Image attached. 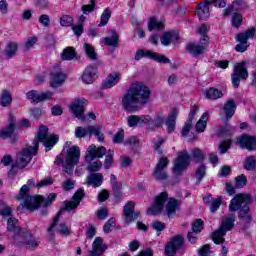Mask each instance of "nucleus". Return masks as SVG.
<instances>
[{
    "instance_id": "obj_38",
    "label": "nucleus",
    "mask_w": 256,
    "mask_h": 256,
    "mask_svg": "<svg viewBox=\"0 0 256 256\" xmlns=\"http://www.w3.org/2000/svg\"><path fill=\"white\" fill-rule=\"evenodd\" d=\"M206 203L210 206L211 213H215L219 207H221V204L223 203V198L218 197L215 199H211V196L206 198Z\"/></svg>"
},
{
    "instance_id": "obj_15",
    "label": "nucleus",
    "mask_w": 256,
    "mask_h": 256,
    "mask_svg": "<svg viewBox=\"0 0 256 256\" xmlns=\"http://www.w3.org/2000/svg\"><path fill=\"white\" fill-rule=\"evenodd\" d=\"M85 107H87V101L85 98L76 99L70 106V111L75 115L77 119L85 123L87 117H85Z\"/></svg>"
},
{
    "instance_id": "obj_13",
    "label": "nucleus",
    "mask_w": 256,
    "mask_h": 256,
    "mask_svg": "<svg viewBox=\"0 0 256 256\" xmlns=\"http://www.w3.org/2000/svg\"><path fill=\"white\" fill-rule=\"evenodd\" d=\"M167 167H169V159L165 156H162L158 160L153 170V173H152L153 179H155L156 181H165V179L169 177V175H167V172L165 171Z\"/></svg>"
},
{
    "instance_id": "obj_1",
    "label": "nucleus",
    "mask_w": 256,
    "mask_h": 256,
    "mask_svg": "<svg viewBox=\"0 0 256 256\" xmlns=\"http://www.w3.org/2000/svg\"><path fill=\"white\" fill-rule=\"evenodd\" d=\"M39 141L40 143H43L46 151H51V149H53V147L59 143V136L57 134H49V128L45 125H41L37 133V139H35L33 142V146H28L18 153L16 164L12 165L9 175L13 173V169H15V167H20V169H23L27 167L29 163H31V159L37 155Z\"/></svg>"
},
{
    "instance_id": "obj_34",
    "label": "nucleus",
    "mask_w": 256,
    "mask_h": 256,
    "mask_svg": "<svg viewBox=\"0 0 256 256\" xmlns=\"http://www.w3.org/2000/svg\"><path fill=\"white\" fill-rule=\"evenodd\" d=\"M243 9V1L235 0L231 6H228L223 13V17H229L231 13H237V11H241Z\"/></svg>"
},
{
    "instance_id": "obj_27",
    "label": "nucleus",
    "mask_w": 256,
    "mask_h": 256,
    "mask_svg": "<svg viewBox=\"0 0 256 256\" xmlns=\"http://www.w3.org/2000/svg\"><path fill=\"white\" fill-rule=\"evenodd\" d=\"M95 75H97V67L93 65H89L84 70V73L82 75V80L87 85H91L95 81Z\"/></svg>"
},
{
    "instance_id": "obj_35",
    "label": "nucleus",
    "mask_w": 256,
    "mask_h": 256,
    "mask_svg": "<svg viewBox=\"0 0 256 256\" xmlns=\"http://www.w3.org/2000/svg\"><path fill=\"white\" fill-rule=\"evenodd\" d=\"M235 109H237V106L235 105V101L233 99H229L228 101H226L223 107L226 119H231V117L235 115Z\"/></svg>"
},
{
    "instance_id": "obj_55",
    "label": "nucleus",
    "mask_w": 256,
    "mask_h": 256,
    "mask_svg": "<svg viewBox=\"0 0 256 256\" xmlns=\"http://www.w3.org/2000/svg\"><path fill=\"white\" fill-rule=\"evenodd\" d=\"M38 23H40V25H42V27H49L51 25V17L47 14H41L38 17Z\"/></svg>"
},
{
    "instance_id": "obj_32",
    "label": "nucleus",
    "mask_w": 256,
    "mask_h": 256,
    "mask_svg": "<svg viewBox=\"0 0 256 256\" xmlns=\"http://www.w3.org/2000/svg\"><path fill=\"white\" fill-rule=\"evenodd\" d=\"M177 115H179V110L177 108H173L170 115L168 116V119L166 120L168 133H173V131H175Z\"/></svg>"
},
{
    "instance_id": "obj_28",
    "label": "nucleus",
    "mask_w": 256,
    "mask_h": 256,
    "mask_svg": "<svg viewBox=\"0 0 256 256\" xmlns=\"http://www.w3.org/2000/svg\"><path fill=\"white\" fill-rule=\"evenodd\" d=\"M7 231L12 233L11 237H13V235H23L25 232L21 230V227H19V220L13 217L8 218Z\"/></svg>"
},
{
    "instance_id": "obj_33",
    "label": "nucleus",
    "mask_w": 256,
    "mask_h": 256,
    "mask_svg": "<svg viewBox=\"0 0 256 256\" xmlns=\"http://www.w3.org/2000/svg\"><path fill=\"white\" fill-rule=\"evenodd\" d=\"M162 45L168 47L170 43L173 41H179V34L175 32H164L162 37L160 38Z\"/></svg>"
},
{
    "instance_id": "obj_4",
    "label": "nucleus",
    "mask_w": 256,
    "mask_h": 256,
    "mask_svg": "<svg viewBox=\"0 0 256 256\" xmlns=\"http://www.w3.org/2000/svg\"><path fill=\"white\" fill-rule=\"evenodd\" d=\"M18 201H22L21 205L28 211H36L39 209L41 205L44 207H49L55 199H57V194L50 193L45 199L43 196H30L29 195V187L27 185H23L20 189L19 195L16 196Z\"/></svg>"
},
{
    "instance_id": "obj_48",
    "label": "nucleus",
    "mask_w": 256,
    "mask_h": 256,
    "mask_svg": "<svg viewBox=\"0 0 256 256\" xmlns=\"http://www.w3.org/2000/svg\"><path fill=\"white\" fill-rule=\"evenodd\" d=\"M111 9L106 8L101 17H100V23L98 24V27H105L107 23H109V20L111 19Z\"/></svg>"
},
{
    "instance_id": "obj_22",
    "label": "nucleus",
    "mask_w": 256,
    "mask_h": 256,
    "mask_svg": "<svg viewBox=\"0 0 256 256\" xmlns=\"http://www.w3.org/2000/svg\"><path fill=\"white\" fill-rule=\"evenodd\" d=\"M184 238L181 235L174 236L165 248V254L167 256H174L178 249L183 246Z\"/></svg>"
},
{
    "instance_id": "obj_60",
    "label": "nucleus",
    "mask_w": 256,
    "mask_h": 256,
    "mask_svg": "<svg viewBox=\"0 0 256 256\" xmlns=\"http://www.w3.org/2000/svg\"><path fill=\"white\" fill-rule=\"evenodd\" d=\"M91 135H95L98 141L105 140V136L101 133V128H99L98 126H92Z\"/></svg>"
},
{
    "instance_id": "obj_54",
    "label": "nucleus",
    "mask_w": 256,
    "mask_h": 256,
    "mask_svg": "<svg viewBox=\"0 0 256 256\" xmlns=\"http://www.w3.org/2000/svg\"><path fill=\"white\" fill-rule=\"evenodd\" d=\"M110 183L112 185L113 191H121V189H123V184L117 181V177L114 174L110 175Z\"/></svg>"
},
{
    "instance_id": "obj_40",
    "label": "nucleus",
    "mask_w": 256,
    "mask_h": 256,
    "mask_svg": "<svg viewBox=\"0 0 256 256\" xmlns=\"http://www.w3.org/2000/svg\"><path fill=\"white\" fill-rule=\"evenodd\" d=\"M77 57V52H75V48L66 47L61 53V59L63 61H73Z\"/></svg>"
},
{
    "instance_id": "obj_51",
    "label": "nucleus",
    "mask_w": 256,
    "mask_h": 256,
    "mask_svg": "<svg viewBox=\"0 0 256 256\" xmlns=\"http://www.w3.org/2000/svg\"><path fill=\"white\" fill-rule=\"evenodd\" d=\"M247 185V176L241 174L235 178V189H243Z\"/></svg>"
},
{
    "instance_id": "obj_24",
    "label": "nucleus",
    "mask_w": 256,
    "mask_h": 256,
    "mask_svg": "<svg viewBox=\"0 0 256 256\" xmlns=\"http://www.w3.org/2000/svg\"><path fill=\"white\" fill-rule=\"evenodd\" d=\"M107 251V244L103 242V238L96 237L92 243V250L88 252V256H101Z\"/></svg>"
},
{
    "instance_id": "obj_52",
    "label": "nucleus",
    "mask_w": 256,
    "mask_h": 256,
    "mask_svg": "<svg viewBox=\"0 0 256 256\" xmlns=\"http://www.w3.org/2000/svg\"><path fill=\"white\" fill-rule=\"evenodd\" d=\"M243 23V15L240 13L234 12L232 15V26L236 29L238 27H241V24Z\"/></svg>"
},
{
    "instance_id": "obj_49",
    "label": "nucleus",
    "mask_w": 256,
    "mask_h": 256,
    "mask_svg": "<svg viewBox=\"0 0 256 256\" xmlns=\"http://www.w3.org/2000/svg\"><path fill=\"white\" fill-rule=\"evenodd\" d=\"M56 233L62 235V237H69V235H71V228L65 223H60L56 228Z\"/></svg>"
},
{
    "instance_id": "obj_46",
    "label": "nucleus",
    "mask_w": 256,
    "mask_h": 256,
    "mask_svg": "<svg viewBox=\"0 0 256 256\" xmlns=\"http://www.w3.org/2000/svg\"><path fill=\"white\" fill-rule=\"evenodd\" d=\"M191 157L196 163H203L205 160V154H203V151L199 148H194L191 151Z\"/></svg>"
},
{
    "instance_id": "obj_63",
    "label": "nucleus",
    "mask_w": 256,
    "mask_h": 256,
    "mask_svg": "<svg viewBox=\"0 0 256 256\" xmlns=\"http://www.w3.org/2000/svg\"><path fill=\"white\" fill-rule=\"evenodd\" d=\"M62 187L64 191H71V189H75V181L72 179H67L62 183Z\"/></svg>"
},
{
    "instance_id": "obj_36",
    "label": "nucleus",
    "mask_w": 256,
    "mask_h": 256,
    "mask_svg": "<svg viewBox=\"0 0 256 256\" xmlns=\"http://www.w3.org/2000/svg\"><path fill=\"white\" fill-rule=\"evenodd\" d=\"M103 41L108 47L117 49V47H119V34H117L115 30H112V35L105 37Z\"/></svg>"
},
{
    "instance_id": "obj_12",
    "label": "nucleus",
    "mask_w": 256,
    "mask_h": 256,
    "mask_svg": "<svg viewBox=\"0 0 256 256\" xmlns=\"http://www.w3.org/2000/svg\"><path fill=\"white\" fill-rule=\"evenodd\" d=\"M255 37V28H250L245 32L236 35L235 39L239 44L236 45L235 49L238 53H245L249 49V39Z\"/></svg>"
},
{
    "instance_id": "obj_45",
    "label": "nucleus",
    "mask_w": 256,
    "mask_h": 256,
    "mask_svg": "<svg viewBox=\"0 0 256 256\" xmlns=\"http://www.w3.org/2000/svg\"><path fill=\"white\" fill-rule=\"evenodd\" d=\"M165 27V24L162 21H159L155 18H151L149 23H148V29L150 31H161Z\"/></svg>"
},
{
    "instance_id": "obj_62",
    "label": "nucleus",
    "mask_w": 256,
    "mask_h": 256,
    "mask_svg": "<svg viewBox=\"0 0 256 256\" xmlns=\"http://www.w3.org/2000/svg\"><path fill=\"white\" fill-rule=\"evenodd\" d=\"M123 139H125V131L123 129H120L113 138L114 143H123Z\"/></svg>"
},
{
    "instance_id": "obj_44",
    "label": "nucleus",
    "mask_w": 256,
    "mask_h": 256,
    "mask_svg": "<svg viewBox=\"0 0 256 256\" xmlns=\"http://www.w3.org/2000/svg\"><path fill=\"white\" fill-rule=\"evenodd\" d=\"M207 175V166L205 164H201L199 167L196 168L194 177L197 180V183H201L203 181V178Z\"/></svg>"
},
{
    "instance_id": "obj_39",
    "label": "nucleus",
    "mask_w": 256,
    "mask_h": 256,
    "mask_svg": "<svg viewBox=\"0 0 256 256\" xmlns=\"http://www.w3.org/2000/svg\"><path fill=\"white\" fill-rule=\"evenodd\" d=\"M207 121H209V112H205L202 114L199 121L196 123V131L197 133H203L207 127Z\"/></svg>"
},
{
    "instance_id": "obj_14",
    "label": "nucleus",
    "mask_w": 256,
    "mask_h": 256,
    "mask_svg": "<svg viewBox=\"0 0 256 256\" xmlns=\"http://www.w3.org/2000/svg\"><path fill=\"white\" fill-rule=\"evenodd\" d=\"M209 47V36H204L200 38V42L196 43H189L186 46L188 52L193 55V57H198V55H203L205 51Z\"/></svg>"
},
{
    "instance_id": "obj_56",
    "label": "nucleus",
    "mask_w": 256,
    "mask_h": 256,
    "mask_svg": "<svg viewBox=\"0 0 256 256\" xmlns=\"http://www.w3.org/2000/svg\"><path fill=\"white\" fill-rule=\"evenodd\" d=\"M203 220L201 219H196L194 221V223H192V231H194V233L199 234L201 233V231H203Z\"/></svg>"
},
{
    "instance_id": "obj_64",
    "label": "nucleus",
    "mask_w": 256,
    "mask_h": 256,
    "mask_svg": "<svg viewBox=\"0 0 256 256\" xmlns=\"http://www.w3.org/2000/svg\"><path fill=\"white\" fill-rule=\"evenodd\" d=\"M115 226V218H110L105 224H104V233H111V228Z\"/></svg>"
},
{
    "instance_id": "obj_2",
    "label": "nucleus",
    "mask_w": 256,
    "mask_h": 256,
    "mask_svg": "<svg viewBox=\"0 0 256 256\" xmlns=\"http://www.w3.org/2000/svg\"><path fill=\"white\" fill-rule=\"evenodd\" d=\"M149 99H151L149 87L143 82H134L122 97V109L126 113H136L149 103Z\"/></svg>"
},
{
    "instance_id": "obj_50",
    "label": "nucleus",
    "mask_w": 256,
    "mask_h": 256,
    "mask_svg": "<svg viewBox=\"0 0 256 256\" xmlns=\"http://www.w3.org/2000/svg\"><path fill=\"white\" fill-rule=\"evenodd\" d=\"M84 51L87 55V57H89L92 61H95V59H97V53L95 52V48H93V46L91 44H84Z\"/></svg>"
},
{
    "instance_id": "obj_29",
    "label": "nucleus",
    "mask_w": 256,
    "mask_h": 256,
    "mask_svg": "<svg viewBox=\"0 0 256 256\" xmlns=\"http://www.w3.org/2000/svg\"><path fill=\"white\" fill-rule=\"evenodd\" d=\"M8 126L0 130L1 139H8L15 131V116L10 115L8 119Z\"/></svg>"
},
{
    "instance_id": "obj_47",
    "label": "nucleus",
    "mask_w": 256,
    "mask_h": 256,
    "mask_svg": "<svg viewBox=\"0 0 256 256\" xmlns=\"http://www.w3.org/2000/svg\"><path fill=\"white\" fill-rule=\"evenodd\" d=\"M256 168V159L255 156H248L244 160V169L246 171H255Z\"/></svg>"
},
{
    "instance_id": "obj_41",
    "label": "nucleus",
    "mask_w": 256,
    "mask_h": 256,
    "mask_svg": "<svg viewBox=\"0 0 256 256\" xmlns=\"http://www.w3.org/2000/svg\"><path fill=\"white\" fill-rule=\"evenodd\" d=\"M92 129L93 126H88L86 128L78 126L75 129V137H77L78 139H83V137H87V135L91 136Z\"/></svg>"
},
{
    "instance_id": "obj_61",
    "label": "nucleus",
    "mask_w": 256,
    "mask_h": 256,
    "mask_svg": "<svg viewBox=\"0 0 256 256\" xmlns=\"http://www.w3.org/2000/svg\"><path fill=\"white\" fill-rule=\"evenodd\" d=\"M94 10H95V0H91L90 4L82 6V11L84 15H89V13H91Z\"/></svg>"
},
{
    "instance_id": "obj_31",
    "label": "nucleus",
    "mask_w": 256,
    "mask_h": 256,
    "mask_svg": "<svg viewBox=\"0 0 256 256\" xmlns=\"http://www.w3.org/2000/svg\"><path fill=\"white\" fill-rule=\"evenodd\" d=\"M121 79V74L119 73H112L110 74L106 80L102 84V89H111V87H115L119 80Z\"/></svg>"
},
{
    "instance_id": "obj_25",
    "label": "nucleus",
    "mask_w": 256,
    "mask_h": 256,
    "mask_svg": "<svg viewBox=\"0 0 256 256\" xmlns=\"http://www.w3.org/2000/svg\"><path fill=\"white\" fill-rule=\"evenodd\" d=\"M151 122V116L147 115H131L127 118V123L129 127H137V125H145Z\"/></svg>"
},
{
    "instance_id": "obj_11",
    "label": "nucleus",
    "mask_w": 256,
    "mask_h": 256,
    "mask_svg": "<svg viewBox=\"0 0 256 256\" xmlns=\"http://www.w3.org/2000/svg\"><path fill=\"white\" fill-rule=\"evenodd\" d=\"M209 5H214V7H219V9H223L227 7V1L226 0H206L199 4L197 14L199 15L200 19L202 21H205V19H209L210 11H209Z\"/></svg>"
},
{
    "instance_id": "obj_43",
    "label": "nucleus",
    "mask_w": 256,
    "mask_h": 256,
    "mask_svg": "<svg viewBox=\"0 0 256 256\" xmlns=\"http://www.w3.org/2000/svg\"><path fill=\"white\" fill-rule=\"evenodd\" d=\"M13 101V98L11 97V93L7 90H3L1 96H0V105L2 107H9Z\"/></svg>"
},
{
    "instance_id": "obj_42",
    "label": "nucleus",
    "mask_w": 256,
    "mask_h": 256,
    "mask_svg": "<svg viewBox=\"0 0 256 256\" xmlns=\"http://www.w3.org/2000/svg\"><path fill=\"white\" fill-rule=\"evenodd\" d=\"M17 49H18L17 43L10 42L7 44V46L4 50V53L8 59H11V57H15V55L17 53Z\"/></svg>"
},
{
    "instance_id": "obj_10",
    "label": "nucleus",
    "mask_w": 256,
    "mask_h": 256,
    "mask_svg": "<svg viewBox=\"0 0 256 256\" xmlns=\"http://www.w3.org/2000/svg\"><path fill=\"white\" fill-rule=\"evenodd\" d=\"M12 240L15 245H24L26 249H37L41 243L39 239L27 231H24V233L20 235H13Z\"/></svg>"
},
{
    "instance_id": "obj_9",
    "label": "nucleus",
    "mask_w": 256,
    "mask_h": 256,
    "mask_svg": "<svg viewBox=\"0 0 256 256\" xmlns=\"http://www.w3.org/2000/svg\"><path fill=\"white\" fill-rule=\"evenodd\" d=\"M191 165V155L187 150H182L177 153V158L174 160L173 173L176 177L183 175Z\"/></svg>"
},
{
    "instance_id": "obj_18",
    "label": "nucleus",
    "mask_w": 256,
    "mask_h": 256,
    "mask_svg": "<svg viewBox=\"0 0 256 256\" xmlns=\"http://www.w3.org/2000/svg\"><path fill=\"white\" fill-rule=\"evenodd\" d=\"M143 57H147L148 59H153L154 61H157V63H171V60H169V58L158 54L156 52H151V51H137L136 55H135V60L136 61H140L141 59H143Z\"/></svg>"
},
{
    "instance_id": "obj_19",
    "label": "nucleus",
    "mask_w": 256,
    "mask_h": 256,
    "mask_svg": "<svg viewBox=\"0 0 256 256\" xmlns=\"http://www.w3.org/2000/svg\"><path fill=\"white\" fill-rule=\"evenodd\" d=\"M169 194L167 192L160 193L155 200L153 207L148 208L147 215H159L163 211L165 201H167Z\"/></svg>"
},
{
    "instance_id": "obj_5",
    "label": "nucleus",
    "mask_w": 256,
    "mask_h": 256,
    "mask_svg": "<svg viewBox=\"0 0 256 256\" xmlns=\"http://www.w3.org/2000/svg\"><path fill=\"white\" fill-rule=\"evenodd\" d=\"M79 159H81V150L78 146H72L67 150L66 155L63 153L59 154L54 164L62 166L66 175H73V170L75 169V165L79 163Z\"/></svg>"
},
{
    "instance_id": "obj_7",
    "label": "nucleus",
    "mask_w": 256,
    "mask_h": 256,
    "mask_svg": "<svg viewBox=\"0 0 256 256\" xmlns=\"http://www.w3.org/2000/svg\"><path fill=\"white\" fill-rule=\"evenodd\" d=\"M107 153V148L100 146L97 148L94 144L90 145L85 154V161L88 163L87 171L90 173H97L102 167L103 163L100 160Z\"/></svg>"
},
{
    "instance_id": "obj_53",
    "label": "nucleus",
    "mask_w": 256,
    "mask_h": 256,
    "mask_svg": "<svg viewBox=\"0 0 256 256\" xmlns=\"http://www.w3.org/2000/svg\"><path fill=\"white\" fill-rule=\"evenodd\" d=\"M73 23L74 19L69 15H62V17L60 18L61 27H72Z\"/></svg>"
},
{
    "instance_id": "obj_20",
    "label": "nucleus",
    "mask_w": 256,
    "mask_h": 256,
    "mask_svg": "<svg viewBox=\"0 0 256 256\" xmlns=\"http://www.w3.org/2000/svg\"><path fill=\"white\" fill-rule=\"evenodd\" d=\"M236 144L239 145L242 149H247V151H255L256 136L244 134L237 138Z\"/></svg>"
},
{
    "instance_id": "obj_57",
    "label": "nucleus",
    "mask_w": 256,
    "mask_h": 256,
    "mask_svg": "<svg viewBox=\"0 0 256 256\" xmlns=\"http://www.w3.org/2000/svg\"><path fill=\"white\" fill-rule=\"evenodd\" d=\"M55 179H53V177L48 176L44 179H42L40 182L37 183L36 187H49V185H53Z\"/></svg>"
},
{
    "instance_id": "obj_58",
    "label": "nucleus",
    "mask_w": 256,
    "mask_h": 256,
    "mask_svg": "<svg viewBox=\"0 0 256 256\" xmlns=\"http://www.w3.org/2000/svg\"><path fill=\"white\" fill-rule=\"evenodd\" d=\"M113 150H108L105 161L104 167L105 169H109L113 165Z\"/></svg>"
},
{
    "instance_id": "obj_23",
    "label": "nucleus",
    "mask_w": 256,
    "mask_h": 256,
    "mask_svg": "<svg viewBox=\"0 0 256 256\" xmlns=\"http://www.w3.org/2000/svg\"><path fill=\"white\" fill-rule=\"evenodd\" d=\"M66 76L61 71V68L54 67V70L50 73V87L56 89V87H61L62 83H65Z\"/></svg>"
},
{
    "instance_id": "obj_6",
    "label": "nucleus",
    "mask_w": 256,
    "mask_h": 256,
    "mask_svg": "<svg viewBox=\"0 0 256 256\" xmlns=\"http://www.w3.org/2000/svg\"><path fill=\"white\" fill-rule=\"evenodd\" d=\"M83 197H85V190L80 188L72 196L71 201L64 202L63 209L58 212V214L53 219V222L47 228L48 237H53V235H55V227H57V223H59L60 217L63 215V211H75V209L79 207Z\"/></svg>"
},
{
    "instance_id": "obj_16",
    "label": "nucleus",
    "mask_w": 256,
    "mask_h": 256,
    "mask_svg": "<svg viewBox=\"0 0 256 256\" xmlns=\"http://www.w3.org/2000/svg\"><path fill=\"white\" fill-rule=\"evenodd\" d=\"M249 77V72H247V68H245V62L237 63L234 66V72L232 74V84L237 89L239 87V83H241V79L245 80Z\"/></svg>"
},
{
    "instance_id": "obj_8",
    "label": "nucleus",
    "mask_w": 256,
    "mask_h": 256,
    "mask_svg": "<svg viewBox=\"0 0 256 256\" xmlns=\"http://www.w3.org/2000/svg\"><path fill=\"white\" fill-rule=\"evenodd\" d=\"M235 226V214H229L228 217H226L222 221V225L219 227L218 230L212 233V241L216 245H221V243H225V235H227V231H231L233 227Z\"/></svg>"
},
{
    "instance_id": "obj_26",
    "label": "nucleus",
    "mask_w": 256,
    "mask_h": 256,
    "mask_svg": "<svg viewBox=\"0 0 256 256\" xmlns=\"http://www.w3.org/2000/svg\"><path fill=\"white\" fill-rule=\"evenodd\" d=\"M86 185L94 188L101 187L103 185V174L91 173L86 177Z\"/></svg>"
},
{
    "instance_id": "obj_30",
    "label": "nucleus",
    "mask_w": 256,
    "mask_h": 256,
    "mask_svg": "<svg viewBox=\"0 0 256 256\" xmlns=\"http://www.w3.org/2000/svg\"><path fill=\"white\" fill-rule=\"evenodd\" d=\"M179 205H181V203L178 200L170 198L166 204V215L168 217H174L175 213L179 211Z\"/></svg>"
},
{
    "instance_id": "obj_3",
    "label": "nucleus",
    "mask_w": 256,
    "mask_h": 256,
    "mask_svg": "<svg viewBox=\"0 0 256 256\" xmlns=\"http://www.w3.org/2000/svg\"><path fill=\"white\" fill-rule=\"evenodd\" d=\"M250 204L251 195L245 193L236 194L229 204V211L232 213L240 210L239 219L244 231L251 225V221H253V218L251 217V208L249 207Z\"/></svg>"
},
{
    "instance_id": "obj_59",
    "label": "nucleus",
    "mask_w": 256,
    "mask_h": 256,
    "mask_svg": "<svg viewBox=\"0 0 256 256\" xmlns=\"http://www.w3.org/2000/svg\"><path fill=\"white\" fill-rule=\"evenodd\" d=\"M0 215L1 217H3L4 219H6L7 217H10L11 218V215H13V209L8 206V205H5L2 207V209L0 210Z\"/></svg>"
},
{
    "instance_id": "obj_21",
    "label": "nucleus",
    "mask_w": 256,
    "mask_h": 256,
    "mask_svg": "<svg viewBox=\"0 0 256 256\" xmlns=\"http://www.w3.org/2000/svg\"><path fill=\"white\" fill-rule=\"evenodd\" d=\"M26 97L32 103H41L43 101H47L51 99V97H53V92L46 91V92L39 93L36 90H30L29 92L26 93Z\"/></svg>"
},
{
    "instance_id": "obj_17",
    "label": "nucleus",
    "mask_w": 256,
    "mask_h": 256,
    "mask_svg": "<svg viewBox=\"0 0 256 256\" xmlns=\"http://www.w3.org/2000/svg\"><path fill=\"white\" fill-rule=\"evenodd\" d=\"M139 212L135 211V202L129 201L124 205L123 217L124 222L129 225L139 219Z\"/></svg>"
},
{
    "instance_id": "obj_37",
    "label": "nucleus",
    "mask_w": 256,
    "mask_h": 256,
    "mask_svg": "<svg viewBox=\"0 0 256 256\" xmlns=\"http://www.w3.org/2000/svg\"><path fill=\"white\" fill-rule=\"evenodd\" d=\"M204 95H205L206 99L217 100V99H221V97H223V92H221V90H219L215 87H211L204 91Z\"/></svg>"
}]
</instances>
